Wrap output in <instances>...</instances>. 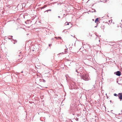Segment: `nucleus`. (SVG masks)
<instances>
[{"mask_svg":"<svg viewBox=\"0 0 122 122\" xmlns=\"http://www.w3.org/2000/svg\"><path fill=\"white\" fill-rule=\"evenodd\" d=\"M82 77L83 79L87 81L89 80V76L87 74L83 75Z\"/></svg>","mask_w":122,"mask_h":122,"instance_id":"1","label":"nucleus"},{"mask_svg":"<svg viewBox=\"0 0 122 122\" xmlns=\"http://www.w3.org/2000/svg\"><path fill=\"white\" fill-rule=\"evenodd\" d=\"M45 7L44 6V7H43V8H44V7Z\"/></svg>","mask_w":122,"mask_h":122,"instance_id":"11","label":"nucleus"},{"mask_svg":"<svg viewBox=\"0 0 122 122\" xmlns=\"http://www.w3.org/2000/svg\"><path fill=\"white\" fill-rule=\"evenodd\" d=\"M65 30H64V31H65Z\"/></svg>","mask_w":122,"mask_h":122,"instance_id":"12","label":"nucleus"},{"mask_svg":"<svg viewBox=\"0 0 122 122\" xmlns=\"http://www.w3.org/2000/svg\"><path fill=\"white\" fill-rule=\"evenodd\" d=\"M118 96L121 100L122 99V93H119L118 95Z\"/></svg>","mask_w":122,"mask_h":122,"instance_id":"3","label":"nucleus"},{"mask_svg":"<svg viewBox=\"0 0 122 122\" xmlns=\"http://www.w3.org/2000/svg\"><path fill=\"white\" fill-rule=\"evenodd\" d=\"M98 22H99V19L98 18H96L95 20V22L97 23V24H98Z\"/></svg>","mask_w":122,"mask_h":122,"instance_id":"5","label":"nucleus"},{"mask_svg":"<svg viewBox=\"0 0 122 122\" xmlns=\"http://www.w3.org/2000/svg\"><path fill=\"white\" fill-rule=\"evenodd\" d=\"M92 20L93 21H94V19H92Z\"/></svg>","mask_w":122,"mask_h":122,"instance_id":"10","label":"nucleus"},{"mask_svg":"<svg viewBox=\"0 0 122 122\" xmlns=\"http://www.w3.org/2000/svg\"><path fill=\"white\" fill-rule=\"evenodd\" d=\"M114 96H118V95L116 94V93H114Z\"/></svg>","mask_w":122,"mask_h":122,"instance_id":"6","label":"nucleus"},{"mask_svg":"<svg viewBox=\"0 0 122 122\" xmlns=\"http://www.w3.org/2000/svg\"><path fill=\"white\" fill-rule=\"evenodd\" d=\"M49 46H51V44H49Z\"/></svg>","mask_w":122,"mask_h":122,"instance_id":"9","label":"nucleus"},{"mask_svg":"<svg viewBox=\"0 0 122 122\" xmlns=\"http://www.w3.org/2000/svg\"><path fill=\"white\" fill-rule=\"evenodd\" d=\"M51 10H47L46 11H51Z\"/></svg>","mask_w":122,"mask_h":122,"instance_id":"7","label":"nucleus"},{"mask_svg":"<svg viewBox=\"0 0 122 122\" xmlns=\"http://www.w3.org/2000/svg\"><path fill=\"white\" fill-rule=\"evenodd\" d=\"M21 58H20V59H19V60H20V59H22V56H21Z\"/></svg>","mask_w":122,"mask_h":122,"instance_id":"8","label":"nucleus"},{"mask_svg":"<svg viewBox=\"0 0 122 122\" xmlns=\"http://www.w3.org/2000/svg\"><path fill=\"white\" fill-rule=\"evenodd\" d=\"M66 23H65V26H67V25H69V23L70 24V25L69 26V27H68V28L67 29L68 30L69 29L72 27V25H72L71 24V23L70 22H69V23H67V24H66Z\"/></svg>","mask_w":122,"mask_h":122,"instance_id":"2","label":"nucleus"},{"mask_svg":"<svg viewBox=\"0 0 122 122\" xmlns=\"http://www.w3.org/2000/svg\"><path fill=\"white\" fill-rule=\"evenodd\" d=\"M116 75L118 76H120L121 75V73L120 72L118 71L116 72Z\"/></svg>","mask_w":122,"mask_h":122,"instance_id":"4","label":"nucleus"}]
</instances>
